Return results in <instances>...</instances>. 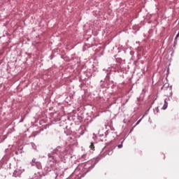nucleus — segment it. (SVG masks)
I'll use <instances>...</instances> for the list:
<instances>
[{
  "mask_svg": "<svg viewBox=\"0 0 179 179\" xmlns=\"http://www.w3.org/2000/svg\"><path fill=\"white\" fill-rule=\"evenodd\" d=\"M48 160L51 166H54V164H57V163H58V162L57 161L55 157H54V156H49Z\"/></svg>",
  "mask_w": 179,
  "mask_h": 179,
  "instance_id": "obj_1",
  "label": "nucleus"
},
{
  "mask_svg": "<svg viewBox=\"0 0 179 179\" xmlns=\"http://www.w3.org/2000/svg\"><path fill=\"white\" fill-rule=\"evenodd\" d=\"M168 106H169V103H167V101H164V106H163V110H166V108H167V107H168Z\"/></svg>",
  "mask_w": 179,
  "mask_h": 179,
  "instance_id": "obj_2",
  "label": "nucleus"
},
{
  "mask_svg": "<svg viewBox=\"0 0 179 179\" xmlns=\"http://www.w3.org/2000/svg\"><path fill=\"white\" fill-rule=\"evenodd\" d=\"M90 148L91 149V150H94V143H91Z\"/></svg>",
  "mask_w": 179,
  "mask_h": 179,
  "instance_id": "obj_3",
  "label": "nucleus"
},
{
  "mask_svg": "<svg viewBox=\"0 0 179 179\" xmlns=\"http://www.w3.org/2000/svg\"><path fill=\"white\" fill-rule=\"evenodd\" d=\"M118 148H119V149H121V148H122V144H120V145H118Z\"/></svg>",
  "mask_w": 179,
  "mask_h": 179,
  "instance_id": "obj_4",
  "label": "nucleus"
},
{
  "mask_svg": "<svg viewBox=\"0 0 179 179\" xmlns=\"http://www.w3.org/2000/svg\"><path fill=\"white\" fill-rule=\"evenodd\" d=\"M141 120H139L136 123V125H138L139 124V122H141Z\"/></svg>",
  "mask_w": 179,
  "mask_h": 179,
  "instance_id": "obj_5",
  "label": "nucleus"
},
{
  "mask_svg": "<svg viewBox=\"0 0 179 179\" xmlns=\"http://www.w3.org/2000/svg\"><path fill=\"white\" fill-rule=\"evenodd\" d=\"M32 163H36V159H32Z\"/></svg>",
  "mask_w": 179,
  "mask_h": 179,
  "instance_id": "obj_6",
  "label": "nucleus"
},
{
  "mask_svg": "<svg viewBox=\"0 0 179 179\" xmlns=\"http://www.w3.org/2000/svg\"><path fill=\"white\" fill-rule=\"evenodd\" d=\"M179 37V34L176 35V38Z\"/></svg>",
  "mask_w": 179,
  "mask_h": 179,
  "instance_id": "obj_7",
  "label": "nucleus"
},
{
  "mask_svg": "<svg viewBox=\"0 0 179 179\" xmlns=\"http://www.w3.org/2000/svg\"><path fill=\"white\" fill-rule=\"evenodd\" d=\"M132 131H134V129H131V132H132Z\"/></svg>",
  "mask_w": 179,
  "mask_h": 179,
  "instance_id": "obj_8",
  "label": "nucleus"
},
{
  "mask_svg": "<svg viewBox=\"0 0 179 179\" xmlns=\"http://www.w3.org/2000/svg\"><path fill=\"white\" fill-rule=\"evenodd\" d=\"M158 109H159V108H156V110H158Z\"/></svg>",
  "mask_w": 179,
  "mask_h": 179,
  "instance_id": "obj_9",
  "label": "nucleus"
},
{
  "mask_svg": "<svg viewBox=\"0 0 179 179\" xmlns=\"http://www.w3.org/2000/svg\"><path fill=\"white\" fill-rule=\"evenodd\" d=\"M136 125H137V124H135V126H134V127H136Z\"/></svg>",
  "mask_w": 179,
  "mask_h": 179,
  "instance_id": "obj_10",
  "label": "nucleus"
},
{
  "mask_svg": "<svg viewBox=\"0 0 179 179\" xmlns=\"http://www.w3.org/2000/svg\"><path fill=\"white\" fill-rule=\"evenodd\" d=\"M136 125H137V124H135V126H134V127H136Z\"/></svg>",
  "mask_w": 179,
  "mask_h": 179,
  "instance_id": "obj_11",
  "label": "nucleus"
}]
</instances>
